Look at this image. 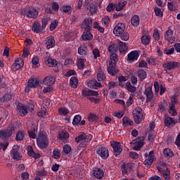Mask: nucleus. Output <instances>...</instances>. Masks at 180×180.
<instances>
[{
  "mask_svg": "<svg viewBox=\"0 0 180 180\" xmlns=\"http://www.w3.org/2000/svg\"><path fill=\"white\" fill-rule=\"evenodd\" d=\"M37 144L39 148L44 150L49 147V136L45 131H39L37 138Z\"/></svg>",
  "mask_w": 180,
  "mask_h": 180,
  "instance_id": "nucleus-1",
  "label": "nucleus"
},
{
  "mask_svg": "<svg viewBox=\"0 0 180 180\" xmlns=\"http://www.w3.org/2000/svg\"><path fill=\"white\" fill-rule=\"evenodd\" d=\"M21 14L29 19H36L39 16V11L34 7H28L21 11Z\"/></svg>",
  "mask_w": 180,
  "mask_h": 180,
  "instance_id": "nucleus-2",
  "label": "nucleus"
},
{
  "mask_svg": "<svg viewBox=\"0 0 180 180\" xmlns=\"http://www.w3.org/2000/svg\"><path fill=\"white\" fill-rule=\"evenodd\" d=\"M96 153L102 160H108L109 158V149L106 146H98Z\"/></svg>",
  "mask_w": 180,
  "mask_h": 180,
  "instance_id": "nucleus-3",
  "label": "nucleus"
},
{
  "mask_svg": "<svg viewBox=\"0 0 180 180\" xmlns=\"http://www.w3.org/2000/svg\"><path fill=\"white\" fill-rule=\"evenodd\" d=\"M15 130V127L13 125H10L8 127L6 131H0V139L1 140H6L8 137L12 136L13 131Z\"/></svg>",
  "mask_w": 180,
  "mask_h": 180,
  "instance_id": "nucleus-4",
  "label": "nucleus"
},
{
  "mask_svg": "<svg viewBox=\"0 0 180 180\" xmlns=\"http://www.w3.org/2000/svg\"><path fill=\"white\" fill-rule=\"evenodd\" d=\"M110 146L113 148V154L115 157L120 155L122 154V151H123V148H122V144L120 142L117 141H111Z\"/></svg>",
  "mask_w": 180,
  "mask_h": 180,
  "instance_id": "nucleus-5",
  "label": "nucleus"
},
{
  "mask_svg": "<svg viewBox=\"0 0 180 180\" xmlns=\"http://www.w3.org/2000/svg\"><path fill=\"white\" fill-rule=\"evenodd\" d=\"M92 140V135L86 134L85 132H82L77 137L75 138L76 143H89Z\"/></svg>",
  "mask_w": 180,
  "mask_h": 180,
  "instance_id": "nucleus-6",
  "label": "nucleus"
},
{
  "mask_svg": "<svg viewBox=\"0 0 180 180\" xmlns=\"http://www.w3.org/2000/svg\"><path fill=\"white\" fill-rule=\"evenodd\" d=\"M146 139V138L144 136H141V137H138L136 139L132 141V143L134 144H135V146H134V150H135L136 151H140V150L141 149V147H143V146H144V140Z\"/></svg>",
  "mask_w": 180,
  "mask_h": 180,
  "instance_id": "nucleus-7",
  "label": "nucleus"
},
{
  "mask_svg": "<svg viewBox=\"0 0 180 180\" xmlns=\"http://www.w3.org/2000/svg\"><path fill=\"white\" fill-rule=\"evenodd\" d=\"M146 159L143 164L148 165V167H151L153 162L155 161V156H154V150H151L149 153H145Z\"/></svg>",
  "mask_w": 180,
  "mask_h": 180,
  "instance_id": "nucleus-8",
  "label": "nucleus"
},
{
  "mask_svg": "<svg viewBox=\"0 0 180 180\" xmlns=\"http://www.w3.org/2000/svg\"><path fill=\"white\" fill-rule=\"evenodd\" d=\"M165 40H167L169 44L175 42V37L174 36V30H171V27L166 31L165 35Z\"/></svg>",
  "mask_w": 180,
  "mask_h": 180,
  "instance_id": "nucleus-9",
  "label": "nucleus"
},
{
  "mask_svg": "<svg viewBox=\"0 0 180 180\" xmlns=\"http://www.w3.org/2000/svg\"><path fill=\"white\" fill-rule=\"evenodd\" d=\"M126 30V25L124 23L119 22L114 27L113 33L117 37H120V34L123 33Z\"/></svg>",
  "mask_w": 180,
  "mask_h": 180,
  "instance_id": "nucleus-10",
  "label": "nucleus"
},
{
  "mask_svg": "<svg viewBox=\"0 0 180 180\" xmlns=\"http://www.w3.org/2000/svg\"><path fill=\"white\" fill-rule=\"evenodd\" d=\"M178 67H179V63L176 61H169L162 65V68H165V70H168V71L175 70V68H178Z\"/></svg>",
  "mask_w": 180,
  "mask_h": 180,
  "instance_id": "nucleus-11",
  "label": "nucleus"
},
{
  "mask_svg": "<svg viewBox=\"0 0 180 180\" xmlns=\"http://www.w3.org/2000/svg\"><path fill=\"white\" fill-rule=\"evenodd\" d=\"M80 27L83 30H91L92 29V19L85 18L80 24Z\"/></svg>",
  "mask_w": 180,
  "mask_h": 180,
  "instance_id": "nucleus-12",
  "label": "nucleus"
},
{
  "mask_svg": "<svg viewBox=\"0 0 180 180\" xmlns=\"http://www.w3.org/2000/svg\"><path fill=\"white\" fill-rule=\"evenodd\" d=\"M144 94L146 96V103H150L154 98V93L153 92V87L148 86L144 91Z\"/></svg>",
  "mask_w": 180,
  "mask_h": 180,
  "instance_id": "nucleus-13",
  "label": "nucleus"
},
{
  "mask_svg": "<svg viewBox=\"0 0 180 180\" xmlns=\"http://www.w3.org/2000/svg\"><path fill=\"white\" fill-rule=\"evenodd\" d=\"M133 168H134V163H124L121 166L123 175H124V174H129V172L133 170Z\"/></svg>",
  "mask_w": 180,
  "mask_h": 180,
  "instance_id": "nucleus-14",
  "label": "nucleus"
},
{
  "mask_svg": "<svg viewBox=\"0 0 180 180\" xmlns=\"http://www.w3.org/2000/svg\"><path fill=\"white\" fill-rule=\"evenodd\" d=\"M82 95L85 98H90V96H98L99 93L91 89H83L82 90Z\"/></svg>",
  "mask_w": 180,
  "mask_h": 180,
  "instance_id": "nucleus-15",
  "label": "nucleus"
},
{
  "mask_svg": "<svg viewBox=\"0 0 180 180\" xmlns=\"http://www.w3.org/2000/svg\"><path fill=\"white\" fill-rule=\"evenodd\" d=\"M24 64L23 60L20 58H18L12 65L11 68L14 70V71H18V70H20V68L23 67Z\"/></svg>",
  "mask_w": 180,
  "mask_h": 180,
  "instance_id": "nucleus-16",
  "label": "nucleus"
},
{
  "mask_svg": "<svg viewBox=\"0 0 180 180\" xmlns=\"http://www.w3.org/2000/svg\"><path fill=\"white\" fill-rule=\"evenodd\" d=\"M19 150H20V147H19V146H13V149L11 150L13 158V160H16V161H19L22 158L19 153Z\"/></svg>",
  "mask_w": 180,
  "mask_h": 180,
  "instance_id": "nucleus-17",
  "label": "nucleus"
},
{
  "mask_svg": "<svg viewBox=\"0 0 180 180\" xmlns=\"http://www.w3.org/2000/svg\"><path fill=\"white\" fill-rule=\"evenodd\" d=\"M93 175L95 178H96V179H102L105 175V173L102 169L99 167H95L93 170Z\"/></svg>",
  "mask_w": 180,
  "mask_h": 180,
  "instance_id": "nucleus-18",
  "label": "nucleus"
},
{
  "mask_svg": "<svg viewBox=\"0 0 180 180\" xmlns=\"http://www.w3.org/2000/svg\"><path fill=\"white\" fill-rule=\"evenodd\" d=\"M18 110H19L20 116H26L29 113V108L27 105L19 103L18 105Z\"/></svg>",
  "mask_w": 180,
  "mask_h": 180,
  "instance_id": "nucleus-19",
  "label": "nucleus"
},
{
  "mask_svg": "<svg viewBox=\"0 0 180 180\" xmlns=\"http://www.w3.org/2000/svg\"><path fill=\"white\" fill-rule=\"evenodd\" d=\"M45 44L48 50L53 49V47L56 46V40H54V37L53 36L48 37L45 40Z\"/></svg>",
  "mask_w": 180,
  "mask_h": 180,
  "instance_id": "nucleus-20",
  "label": "nucleus"
},
{
  "mask_svg": "<svg viewBox=\"0 0 180 180\" xmlns=\"http://www.w3.org/2000/svg\"><path fill=\"white\" fill-rule=\"evenodd\" d=\"M58 139L63 141V143H65L67 139H70V134L65 130L61 131L58 134Z\"/></svg>",
  "mask_w": 180,
  "mask_h": 180,
  "instance_id": "nucleus-21",
  "label": "nucleus"
},
{
  "mask_svg": "<svg viewBox=\"0 0 180 180\" xmlns=\"http://www.w3.org/2000/svg\"><path fill=\"white\" fill-rule=\"evenodd\" d=\"M107 71L110 75H112L115 77L117 72H119V69L116 68V65L115 64H109V66L107 68Z\"/></svg>",
  "mask_w": 180,
  "mask_h": 180,
  "instance_id": "nucleus-22",
  "label": "nucleus"
},
{
  "mask_svg": "<svg viewBox=\"0 0 180 180\" xmlns=\"http://www.w3.org/2000/svg\"><path fill=\"white\" fill-rule=\"evenodd\" d=\"M27 86L29 88H39L40 86V82L36 78H31L28 80Z\"/></svg>",
  "mask_w": 180,
  "mask_h": 180,
  "instance_id": "nucleus-23",
  "label": "nucleus"
},
{
  "mask_svg": "<svg viewBox=\"0 0 180 180\" xmlns=\"http://www.w3.org/2000/svg\"><path fill=\"white\" fill-rule=\"evenodd\" d=\"M55 82L56 77H53L52 76L46 77L43 80V83L47 86H51V85H54Z\"/></svg>",
  "mask_w": 180,
  "mask_h": 180,
  "instance_id": "nucleus-24",
  "label": "nucleus"
},
{
  "mask_svg": "<svg viewBox=\"0 0 180 180\" xmlns=\"http://www.w3.org/2000/svg\"><path fill=\"white\" fill-rule=\"evenodd\" d=\"M139 56H140V54L137 51H133L128 54L127 60L128 61H131V62L136 61V60H137V58H139Z\"/></svg>",
  "mask_w": 180,
  "mask_h": 180,
  "instance_id": "nucleus-25",
  "label": "nucleus"
},
{
  "mask_svg": "<svg viewBox=\"0 0 180 180\" xmlns=\"http://www.w3.org/2000/svg\"><path fill=\"white\" fill-rule=\"evenodd\" d=\"M117 44L119 46V51L120 53H125L127 51V50L129 49V48L127 47V45L126 44V43L117 39Z\"/></svg>",
  "mask_w": 180,
  "mask_h": 180,
  "instance_id": "nucleus-26",
  "label": "nucleus"
},
{
  "mask_svg": "<svg viewBox=\"0 0 180 180\" xmlns=\"http://www.w3.org/2000/svg\"><path fill=\"white\" fill-rule=\"evenodd\" d=\"M178 123L177 121L174 120V118L167 117L165 119V126L166 127H170V126H175Z\"/></svg>",
  "mask_w": 180,
  "mask_h": 180,
  "instance_id": "nucleus-27",
  "label": "nucleus"
},
{
  "mask_svg": "<svg viewBox=\"0 0 180 180\" xmlns=\"http://www.w3.org/2000/svg\"><path fill=\"white\" fill-rule=\"evenodd\" d=\"M44 63L48 67H56L58 63L55 59H52L50 57H46L44 59Z\"/></svg>",
  "mask_w": 180,
  "mask_h": 180,
  "instance_id": "nucleus-28",
  "label": "nucleus"
},
{
  "mask_svg": "<svg viewBox=\"0 0 180 180\" xmlns=\"http://www.w3.org/2000/svg\"><path fill=\"white\" fill-rule=\"evenodd\" d=\"M14 95L13 93L9 91L6 92L5 95H4L1 98H0V102H8L13 98Z\"/></svg>",
  "mask_w": 180,
  "mask_h": 180,
  "instance_id": "nucleus-29",
  "label": "nucleus"
},
{
  "mask_svg": "<svg viewBox=\"0 0 180 180\" xmlns=\"http://www.w3.org/2000/svg\"><path fill=\"white\" fill-rule=\"evenodd\" d=\"M32 30L34 33H40L43 32V28L41 27L40 22H34Z\"/></svg>",
  "mask_w": 180,
  "mask_h": 180,
  "instance_id": "nucleus-30",
  "label": "nucleus"
},
{
  "mask_svg": "<svg viewBox=\"0 0 180 180\" xmlns=\"http://www.w3.org/2000/svg\"><path fill=\"white\" fill-rule=\"evenodd\" d=\"M131 24L134 27H137L140 25V16L137 15H133L131 18Z\"/></svg>",
  "mask_w": 180,
  "mask_h": 180,
  "instance_id": "nucleus-31",
  "label": "nucleus"
},
{
  "mask_svg": "<svg viewBox=\"0 0 180 180\" xmlns=\"http://www.w3.org/2000/svg\"><path fill=\"white\" fill-rule=\"evenodd\" d=\"M83 40H92L94 39V35L91 33V30H84L82 36Z\"/></svg>",
  "mask_w": 180,
  "mask_h": 180,
  "instance_id": "nucleus-32",
  "label": "nucleus"
},
{
  "mask_svg": "<svg viewBox=\"0 0 180 180\" xmlns=\"http://www.w3.org/2000/svg\"><path fill=\"white\" fill-rule=\"evenodd\" d=\"M77 51L80 57H85L88 54V49L85 46H79Z\"/></svg>",
  "mask_w": 180,
  "mask_h": 180,
  "instance_id": "nucleus-33",
  "label": "nucleus"
},
{
  "mask_svg": "<svg viewBox=\"0 0 180 180\" xmlns=\"http://www.w3.org/2000/svg\"><path fill=\"white\" fill-rule=\"evenodd\" d=\"M29 137L30 139H36V137H37V127H33L31 128V129L27 131Z\"/></svg>",
  "mask_w": 180,
  "mask_h": 180,
  "instance_id": "nucleus-34",
  "label": "nucleus"
},
{
  "mask_svg": "<svg viewBox=\"0 0 180 180\" xmlns=\"http://www.w3.org/2000/svg\"><path fill=\"white\" fill-rule=\"evenodd\" d=\"M119 50V46L116 45V44L113 43L109 45L108 46V52L110 53V54H116Z\"/></svg>",
  "mask_w": 180,
  "mask_h": 180,
  "instance_id": "nucleus-35",
  "label": "nucleus"
},
{
  "mask_svg": "<svg viewBox=\"0 0 180 180\" xmlns=\"http://www.w3.org/2000/svg\"><path fill=\"white\" fill-rule=\"evenodd\" d=\"M86 61V60L84 59V58H77V67L78 68V70H84V68H85V62Z\"/></svg>",
  "mask_w": 180,
  "mask_h": 180,
  "instance_id": "nucleus-36",
  "label": "nucleus"
},
{
  "mask_svg": "<svg viewBox=\"0 0 180 180\" xmlns=\"http://www.w3.org/2000/svg\"><path fill=\"white\" fill-rule=\"evenodd\" d=\"M97 79L98 82H103L105 79H106V75L105 72L102 71V70H99L97 74Z\"/></svg>",
  "mask_w": 180,
  "mask_h": 180,
  "instance_id": "nucleus-37",
  "label": "nucleus"
},
{
  "mask_svg": "<svg viewBox=\"0 0 180 180\" xmlns=\"http://www.w3.org/2000/svg\"><path fill=\"white\" fill-rule=\"evenodd\" d=\"M88 11H89V13L91 16L92 15H95L96 12H98V6H96L94 3H91L89 5V8H87Z\"/></svg>",
  "mask_w": 180,
  "mask_h": 180,
  "instance_id": "nucleus-38",
  "label": "nucleus"
},
{
  "mask_svg": "<svg viewBox=\"0 0 180 180\" xmlns=\"http://www.w3.org/2000/svg\"><path fill=\"white\" fill-rule=\"evenodd\" d=\"M137 75L141 81H144L147 78V72L143 69H140L137 72Z\"/></svg>",
  "mask_w": 180,
  "mask_h": 180,
  "instance_id": "nucleus-39",
  "label": "nucleus"
},
{
  "mask_svg": "<svg viewBox=\"0 0 180 180\" xmlns=\"http://www.w3.org/2000/svg\"><path fill=\"white\" fill-rule=\"evenodd\" d=\"M117 61H119L117 55L116 53H111L110 56L109 64L116 65L117 63Z\"/></svg>",
  "mask_w": 180,
  "mask_h": 180,
  "instance_id": "nucleus-40",
  "label": "nucleus"
},
{
  "mask_svg": "<svg viewBox=\"0 0 180 180\" xmlns=\"http://www.w3.org/2000/svg\"><path fill=\"white\" fill-rule=\"evenodd\" d=\"M70 84L71 88H74V89L78 88V79L75 77H72L70 78Z\"/></svg>",
  "mask_w": 180,
  "mask_h": 180,
  "instance_id": "nucleus-41",
  "label": "nucleus"
},
{
  "mask_svg": "<svg viewBox=\"0 0 180 180\" xmlns=\"http://www.w3.org/2000/svg\"><path fill=\"white\" fill-rule=\"evenodd\" d=\"M87 119L89 122H98L99 117L96 114L90 112L87 116Z\"/></svg>",
  "mask_w": 180,
  "mask_h": 180,
  "instance_id": "nucleus-42",
  "label": "nucleus"
},
{
  "mask_svg": "<svg viewBox=\"0 0 180 180\" xmlns=\"http://www.w3.org/2000/svg\"><path fill=\"white\" fill-rule=\"evenodd\" d=\"M127 4V1H121L118 3L117 6L115 5V11H117V12H120V11H122L123 8H124Z\"/></svg>",
  "mask_w": 180,
  "mask_h": 180,
  "instance_id": "nucleus-43",
  "label": "nucleus"
},
{
  "mask_svg": "<svg viewBox=\"0 0 180 180\" xmlns=\"http://www.w3.org/2000/svg\"><path fill=\"white\" fill-rule=\"evenodd\" d=\"M23 139H25V131H18L16 134L15 140L17 141H23Z\"/></svg>",
  "mask_w": 180,
  "mask_h": 180,
  "instance_id": "nucleus-44",
  "label": "nucleus"
},
{
  "mask_svg": "<svg viewBox=\"0 0 180 180\" xmlns=\"http://www.w3.org/2000/svg\"><path fill=\"white\" fill-rule=\"evenodd\" d=\"M122 124H125L126 126H133L134 122L128 117H124L122 119Z\"/></svg>",
  "mask_w": 180,
  "mask_h": 180,
  "instance_id": "nucleus-45",
  "label": "nucleus"
},
{
  "mask_svg": "<svg viewBox=\"0 0 180 180\" xmlns=\"http://www.w3.org/2000/svg\"><path fill=\"white\" fill-rule=\"evenodd\" d=\"M60 157H61V152L60 150H58V148L54 149L52 154V158L60 160Z\"/></svg>",
  "mask_w": 180,
  "mask_h": 180,
  "instance_id": "nucleus-46",
  "label": "nucleus"
},
{
  "mask_svg": "<svg viewBox=\"0 0 180 180\" xmlns=\"http://www.w3.org/2000/svg\"><path fill=\"white\" fill-rule=\"evenodd\" d=\"M151 40V37L149 35H143L141 37V41L145 46H148L150 44V41Z\"/></svg>",
  "mask_w": 180,
  "mask_h": 180,
  "instance_id": "nucleus-47",
  "label": "nucleus"
},
{
  "mask_svg": "<svg viewBox=\"0 0 180 180\" xmlns=\"http://www.w3.org/2000/svg\"><path fill=\"white\" fill-rule=\"evenodd\" d=\"M163 155L167 158H171L172 157H174V152H172V150H171L169 148H166L163 150Z\"/></svg>",
  "mask_w": 180,
  "mask_h": 180,
  "instance_id": "nucleus-48",
  "label": "nucleus"
},
{
  "mask_svg": "<svg viewBox=\"0 0 180 180\" xmlns=\"http://www.w3.org/2000/svg\"><path fill=\"white\" fill-rule=\"evenodd\" d=\"M132 115L133 116H140L143 115V109L140 107H136L135 109L133 110L132 111Z\"/></svg>",
  "mask_w": 180,
  "mask_h": 180,
  "instance_id": "nucleus-49",
  "label": "nucleus"
},
{
  "mask_svg": "<svg viewBox=\"0 0 180 180\" xmlns=\"http://www.w3.org/2000/svg\"><path fill=\"white\" fill-rule=\"evenodd\" d=\"M101 23L104 27L109 26V23H110V18L108 15H105L101 20Z\"/></svg>",
  "mask_w": 180,
  "mask_h": 180,
  "instance_id": "nucleus-50",
  "label": "nucleus"
},
{
  "mask_svg": "<svg viewBox=\"0 0 180 180\" xmlns=\"http://www.w3.org/2000/svg\"><path fill=\"white\" fill-rule=\"evenodd\" d=\"M72 148L71 146L68 144H65L63 146V149L62 151V154L64 155V154L68 155L70 153H71Z\"/></svg>",
  "mask_w": 180,
  "mask_h": 180,
  "instance_id": "nucleus-51",
  "label": "nucleus"
},
{
  "mask_svg": "<svg viewBox=\"0 0 180 180\" xmlns=\"http://www.w3.org/2000/svg\"><path fill=\"white\" fill-rule=\"evenodd\" d=\"M126 87L127 91H129V92H131V93H134L136 91V86L131 85V83H130L129 82L126 83Z\"/></svg>",
  "mask_w": 180,
  "mask_h": 180,
  "instance_id": "nucleus-52",
  "label": "nucleus"
},
{
  "mask_svg": "<svg viewBox=\"0 0 180 180\" xmlns=\"http://www.w3.org/2000/svg\"><path fill=\"white\" fill-rule=\"evenodd\" d=\"M82 120V117L79 115H75L72 121L73 126H78L81 123Z\"/></svg>",
  "mask_w": 180,
  "mask_h": 180,
  "instance_id": "nucleus-53",
  "label": "nucleus"
},
{
  "mask_svg": "<svg viewBox=\"0 0 180 180\" xmlns=\"http://www.w3.org/2000/svg\"><path fill=\"white\" fill-rule=\"evenodd\" d=\"M27 153L30 157H34V158H37V156L39 155H36V153L33 150V147L30 146L27 147Z\"/></svg>",
  "mask_w": 180,
  "mask_h": 180,
  "instance_id": "nucleus-54",
  "label": "nucleus"
},
{
  "mask_svg": "<svg viewBox=\"0 0 180 180\" xmlns=\"http://www.w3.org/2000/svg\"><path fill=\"white\" fill-rule=\"evenodd\" d=\"M120 37L121 38L122 40L124 41H127L129 39H130V35L128 34L127 32H123L120 34Z\"/></svg>",
  "mask_w": 180,
  "mask_h": 180,
  "instance_id": "nucleus-55",
  "label": "nucleus"
},
{
  "mask_svg": "<svg viewBox=\"0 0 180 180\" xmlns=\"http://www.w3.org/2000/svg\"><path fill=\"white\" fill-rule=\"evenodd\" d=\"M169 113H170V115H172V116H176V115H178V112H176V110L175 109V105H174L172 104H169Z\"/></svg>",
  "mask_w": 180,
  "mask_h": 180,
  "instance_id": "nucleus-56",
  "label": "nucleus"
},
{
  "mask_svg": "<svg viewBox=\"0 0 180 180\" xmlns=\"http://www.w3.org/2000/svg\"><path fill=\"white\" fill-rule=\"evenodd\" d=\"M58 113L63 116H67L68 113H70V111L67 108H60L58 109Z\"/></svg>",
  "mask_w": 180,
  "mask_h": 180,
  "instance_id": "nucleus-57",
  "label": "nucleus"
},
{
  "mask_svg": "<svg viewBox=\"0 0 180 180\" xmlns=\"http://www.w3.org/2000/svg\"><path fill=\"white\" fill-rule=\"evenodd\" d=\"M118 81H119V86H124V82H126L127 81V79H126V77L123 75H121L118 77Z\"/></svg>",
  "mask_w": 180,
  "mask_h": 180,
  "instance_id": "nucleus-58",
  "label": "nucleus"
},
{
  "mask_svg": "<svg viewBox=\"0 0 180 180\" xmlns=\"http://www.w3.org/2000/svg\"><path fill=\"white\" fill-rule=\"evenodd\" d=\"M143 116L140 115H136L134 117V120L136 123V124H140L141 122H143Z\"/></svg>",
  "mask_w": 180,
  "mask_h": 180,
  "instance_id": "nucleus-59",
  "label": "nucleus"
},
{
  "mask_svg": "<svg viewBox=\"0 0 180 180\" xmlns=\"http://www.w3.org/2000/svg\"><path fill=\"white\" fill-rule=\"evenodd\" d=\"M165 103H160L158 105V112H160V113H163V112H165Z\"/></svg>",
  "mask_w": 180,
  "mask_h": 180,
  "instance_id": "nucleus-60",
  "label": "nucleus"
},
{
  "mask_svg": "<svg viewBox=\"0 0 180 180\" xmlns=\"http://www.w3.org/2000/svg\"><path fill=\"white\" fill-rule=\"evenodd\" d=\"M162 175L165 179H171L169 169L167 168L166 171L162 172Z\"/></svg>",
  "mask_w": 180,
  "mask_h": 180,
  "instance_id": "nucleus-61",
  "label": "nucleus"
},
{
  "mask_svg": "<svg viewBox=\"0 0 180 180\" xmlns=\"http://www.w3.org/2000/svg\"><path fill=\"white\" fill-rule=\"evenodd\" d=\"M50 20V18L46 17L43 18L41 20V28L44 29L47 25H49V21Z\"/></svg>",
  "mask_w": 180,
  "mask_h": 180,
  "instance_id": "nucleus-62",
  "label": "nucleus"
},
{
  "mask_svg": "<svg viewBox=\"0 0 180 180\" xmlns=\"http://www.w3.org/2000/svg\"><path fill=\"white\" fill-rule=\"evenodd\" d=\"M115 9H116V4L113 3L109 4L106 8L107 12H112V11H115Z\"/></svg>",
  "mask_w": 180,
  "mask_h": 180,
  "instance_id": "nucleus-63",
  "label": "nucleus"
},
{
  "mask_svg": "<svg viewBox=\"0 0 180 180\" xmlns=\"http://www.w3.org/2000/svg\"><path fill=\"white\" fill-rule=\"evenodd\" d=\"M57 26H58V21L55 20L51 23L49 29L51 31H53L54 29H56V27H57Z\"/></svg>",
  "mask_w": 180,
  "mask_h": 180,
  "instance_id": "nucleus-64",
  "label": "nucleus"
}]
</instances>
